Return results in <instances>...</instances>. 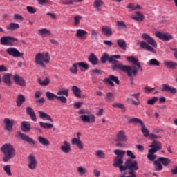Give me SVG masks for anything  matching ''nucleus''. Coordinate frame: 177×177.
Returning a JSON list of instances; mask_svg holds the SVG:
<instances>
[{
  "label": "nucleus",
  "instance_id": "obj_1",
  "mask_svg": "<svg viewBox=\"0 0 177 177\" xmlns=\"http://www.w3.org/2000/svg\"><path fill=\"white\" fill-rule=\"evenodd\" d=\"M115 156L113 159V165L115 168H119L120 172H124V171H128L129 174V176H126L124 174L120 177H136V171L139 170V166L138 165V161L133 160L131 159H127L124 164V156H125V151L121 149H115L114 151Z\"/></svg>",
  "mask_w": 177,
  "mask_h": 177
},
{
  "label": "nucleus",
  "instance_id": "obj_2",
  "mask_svg": "<svg viewBox=\"0 0 177 177\" xmlns=\"http://www.w3.org/2000/svg\"><path fill=\"white\" fill-rule=\"evenodd\" d=\"M121 56L119 55H111L110 57L107 54V53H104L102 56L101 57V63H106L107 61L109 63H110L111 65V68L114 71L116 70H120V71H123V73H125L127 74V76L131 78V84H133V77L136 76L138 74V68L133 66H129V65H124L122 63L120 62V61L115 59H120Z\"/></svg>",
  "mask_w": 177,
  "mask_h": 177
},
{
  "label": "nucleus",
  "instance_id": "obj_3",
  "mask_svg": "<svg viewBox=\"0 0 177 177\" xmlns=\"http://www.w3.org/2000/svg\"><path fill=\"white\" fill-rule=\"evenodd\" d=\"M141 37L144 41H147V42L137 40V45H140V48L144 49V50H148V52H151V53H156V50H154V48H157V42L156 40L147 33H143Z\"/></svg>",
  "mask_w": 177,
  "mask_h": 177
},
{
  "label": "nucleus",
  "instance_id": "obj_4",
  "mask_svg": "<svg viewBox=\"0 0 177 177\" xmlns=\"http://www.w3.org/2000/svg\"><path fill=\"white\" fill-rule=\"evenodd\" d=\"M1 151L4 154V157L3 158L4 162H8L9 160L15 158L16 156V149H15V147L10 143L4 144L1 148Z\"/></svg>",
  "mask_w": 177,
  "mask_h": 177
},
{
  "label": "nucleus",
  "instance_id": "obj_5",
  "mask_svg": "<svg viewBox=\"0 0 177 177\" xmlns=\"http://www.w3.org/2000/svg\"><path fill=\"white\" fill-rule=\"evenodd\" d=\"M35 63L41 68H46V64L50 63V55L47 53H38L35 57Z\"/></svg>",
  "mask_w": 177,
  "mask_h": 177
},
{
  "label": "nucleus",
  "instance_id": "obj_6",
  "mask_svg": "<svg viewBox=\"0 0 177 177\" xmlns=\"http://www.w3.org/2000/svg\"><path fill=\"white\" fill-rule=\"evenodd\" d=\"M129 122L131 124H140L141 127V132L145 138H148V136L150 135V131H149V129L146 127L142 120L138 118H133L129 120Z\"/></svg>",
  "mask_w": 177,
  "mask_h": 177
},
{
  "label": "nucleus",
  "instance_id": "obj_7",
  "mask_svg": "<svg viewBox=\"0 0 177 177\" xmlns=\"http://www.w3.org/2000/svg\"><path fill=\"white\" fill-rule=\"evenodd\" d=\"M28 158V168L30 171H35L37 169V167H38V162H37V158L34 154H30L27 157Z\"/></svg>",
  "mask_w": 177,
  "mask_h": 177
},
{
  "label": "nucleus",
  "instance_id": "obj_8",
  "mask_svg": "<svg viewBox=\"0 0 177 177\" xmlns=\"http://www.w3.org/2000/svg\"><path fill=\"white\" fill-rule=\"evenodd\" d=\"M17 138H19V139H21L22 140H24L25 142H27V143H29V145H37V142L34 140L31 137L21 133V131H18L17 133Z\"/></svg>",
  "mask_w": 177,
  "mask_h": 177
},
{
  "label": "nucleus",
  "instance_id": "obj_9",
  "mask_svg": "<svg viewBox=\"0 0 177 177\" xmlns=\"http://www.w3.org/2000/svg\"><path fill=\"white\" fill-rule=\"evenodd\" d=\"M8 55L12 56V57H23L24 53H20L17 48L15 47H10L6 49Z\"/></svg>",
  "mask_w": 177,
  "mask_h": 177
},
{
  "label": "nucleus",
  "instance_id": "obj_10",
  "mask_svg": "<svg viewBox=\"0 0 177 177\" xmlns=\"http://www.w3.org/2000/svg\"><path fill=\"white\" fill-rule=\"evenodd\" d=\"M104 82L109 84L111 86H114V82L116 85H120V80L118 77L114 75H110L107 78L104 79Z\"/></svg>",
  "mask_w": 177,
  "mask_h": 177
},
{
  "label": "nucleus",
  "instance_id": "obj_11",
  "mask_svg": "<svg viewBox=\"0 0 177 177\" xmlns=\"http://www.w3.org/2000/svg\"><path fill=\"white\" fill-rule=\"evenodd\" d=\"M87 114L88 115H83L80 116V118L81 119L82 122H85L86 124H91V122L92 124V123L95 122V115L91 114L89 112Z\"/></svg>",
  "mask_w": 177,
  "mask_h": 177
},
{
  "label": "nucleus",
  "instance_id": "obj_12",
  "mask_svg": "<svg viewBox=\"0 0 177 177\" xmlns=\"http://www.w3.org/2000/svg\"><path fill=\"white\" fill-rule=\"evenodd\" d=\"M155 35L157 38L161 39V41H171V39H174V36L171 35L165 34L160 31H156Z\"/></svg>",
  "mask_w": 177,
  "mask_h": 177
},
{
  "label": "nucleus",
  "instance_id": "obj_13",
  "mask_svg": "<svg viewBox=\"0 0 177 177\" xmlns=\"http://www.w3.org/2000/svg\"><path fill=\"white\" fill-rule=\"evenodd\" d=\"M15 41H17V39L10 36H4L1 38V44L4 46L8 45L9 46H11L12 42H15Z\"/></svg>",
  "mask_w": 177,
  "mask_h": 177
},
{
  "label": "nucleus",
  "instance_id": "obj_14",
  "mask_svg": "<svg viewBox=\"0 0 177 177\" xmlns=\"http://www.w3.org/2000/svg\"><path fill=\"white\" fill-rule=\"evenodd\" d=\"M12 80L15 82L16 85H19V86H21L22 88L26 86V80H24L23 77L19 75H14Z\"/></svg>",
  "mask_w": 177,
  "mask_h": 177
},
{
  "label": "nucleus",
  "instance_id": "obj_15",
  "mask_svg": "<svg viewBox=\"0 0 177 177\" xmlns=\"http://www.w3.org/2000/svg\"><path fill=\"white\" fill-rule=\"evenodd\" d=\"M128 138L125 135V131L120 130L116 133L115 142H127Z\"/></svg>",
  "mask_w": 177,
  "mask_h": 177
},
{
  "label": "nucleus",
  "instance_id": "obj_16",
  "mask_svg": "<svg viewBox=\"0 0 177 177\" xmlns=\"http://www.w3.org/2000/svg\"><path fill=\"white\" fill-rule=\"evenodd\" d=\"M59 149L65 154H68V153L71 152V145L67 140L64 141V144L60 146Z\"/></svg>",
  "mask_w": 177,
  "mask_h": 177
},
{
  "label": "nucleus",
  "instance_id": "obj_17",
  "mask_svg": "<svg viewBox=\"0 0 177 177\" xmlns=\"http://www.w3.org/2000/svg\"><path fill=\"white\" fill-rule=\"evenodd\" d=\"M81 135V133H77V138H75L71 140L72 145H76V146L78 147L79 150H83L84 149V144L80 140V136Z\"/></svg>",
  "mask_w": 177,
  "mask_h": 177
},
{
  "label": "nucleus",
  "instance_id": "obj_18",
  "mask_svg": "<svg viewBox=\"0 0 177 177\" xmlns=\"http://www.w3.org/2000/svg\"><path fill=\"white\" fill-rule=\"evenodd\" d=\"M26 113L30 117L32 121L37 122V115H35V111H34V109L31 106L26 108Z\"/></svg>",
  "mask_w": 177,
  "mask_h": 177
},
{
  "label": "nucleus",
  "instance_id": "obj_19",
  "mask_svg": "<svg viewBox=\"0 0 177 177\" xmlns=\"http://www.w3.org/2000/svg\"><path fill=\"white\" fill-rule=\"evenodd\" d=\"M3 122L5 124V129L6 131H12L15 120H10L9 118H6L3 120Z\"/></svg>",
  "mask_w": 177,
  "mask_h": 177
},
{
  "label": "nucleus",
  "instance_id": "obj_20",
  "mask_svg": "<svg viewBox=\"0 0 177 177\" xmlns=\"http://www.w3.org/2000/svg\"><path fill=\"white\" fill-rule=\"evenodd\" d=\"M127 62H129L130 63H132L134 66H137L138 68H140L142 71L143 70V68H142V66H140V64L139 63V59L138 58H136L133 56L128 57L127 59Z\"/></svg>",
  "mask_w": 177,
  "mask_h": 177
},
{
  "label": "nucleus",
  "instance_id": "obj_21",
  "mask_svg": "<svg viewBox=\"0 0 177 177\" xmlns=\"http://www.w3.org/2000/svg\"><path fill=\"white\" fill-rule=\"evenodd\" d=\"M162 92H170V93H172V95H175V93L177 92V90L174 87H171L168 84H164L162 85Z\"/></svg>",
  "mask_w": 177,
  "mask_h": 177
},
{
  "label": "nucleus",
  "instance_id": "obj_22",
  "mask_svg": "<svg viewBox=\"0 0 177 177\" xmlns=\"http://www.w3.org/2000/svg\"><path fill=\"white\" fill-rule=\"evenodd\" d=\"M149 147H151L149 150H156V153H157L158 150H161L162 145H161V142L157 140H153L151 145L149 146Z\"/></svg>",
  "mask_w": 177,
  "mask_h": 177
},
{
  "label": "nucleus",
  "instance_id": "obj_23",
  "mask_svg": "<svg viewBox=\"0 0 177 177\" xmlns=\"http://www.w3.org/2000/svg\"><path fill=\"white\" fill-rule=\"evenodd\" d=\"M102 31L104 37H111L113 35V29L109 26H103L102 27Z\"/></svg>",
  "mask_w": 177,
  "mask_h": 177
},
{
  "label": "nucleus",
  "instance_id": "obj_24",
  "mask_svg": "<svg viewBox=\"0 0 177 177\" xmlns=\"http://www.w3.org/2000/svg\"><path fill=\"white\" fill-rule=\"evenodd\" d=\"M21 129L23 132H30L31 131V124L27 121H22L21 123Z\"/></svg>",
  "mask_w": 177,
  "mask_h": 177
},
{
  "label": "nucleus",
  "instance_id": "obj_25",
  "mask_svg": "<svg viewBox=\"0 0 177 177\" xmlns=\"http://www.w3.org/2000/svg\"><path fill=\"white\" fill-rule=\"evenodd\" d=\"M163 64L165 67L167 68H171V70H175V68H177V63L173 61L165 60L163 62Z\"/></svg>",
  "mask_w": 177,
  "mask_h": 177
},
{
  "label": "nucleus",
  "instance_id": "obj_26",
  "mask_svg": "<svg viewBox=\"0 0 177 177\" xmlns=\"http://www.w3.org/2000/svg\"><path fill=\"white\" fill-rule=\"evenodd\" d=\"M76 171L79 175V176H84V175H86L88 174V169L86 167L84 166H78L76 167Z\"/></svg>",
  "mask_w": 177,
  "mask_h": 177
},
{
  "label": "nucleus",
  "instance_id": "obj_27",
  "mask_svg": "<svg viewBox=\"0 0 177 177\" xmlns=\"http://www.w3.org/2000/svg\"><path fill=\"white\" fill-rule=\"evenodd\" d=\"M71 91L75 97H77V99H81V93H82V91H81L78 86H73L71 87Z\"/></svg>",
  "mask_w": 177,
  "mask_h": 177
},
{
  "label": "nucleus",
  "instance_id": "obj_28",
  "mask_svg": "<svg viewBox=\"0 0 177 177\" xmlns=\"http://www.w3.org/2000/svg\"><path fill=\"white\" fill-rule=\"evenodd\" d=\"M130 96L134 97L136 100L135 101L133 99H130L133 106H139V104H140V101L139 100V96H140V93H138L136 94H131Z\"/></svg>",
  "mask_w": 177,
  "mask_h": 177
},
{
  "label": "nucleus",
  "instance_id": "obj_29",
  "mask_svg": "<svg viewBox=\"0 0 177 177\" xmlns=\"http://www.w3.org/2000/svg\"><path fill=\"white\" fill-rule=\"evenodd\" d=\"M88 62L91 63L93 66H96L99 63V59L96 57L94 53H91L88 58Z\"/></svg>",
  "mask_w": 177,
  "mask_h": 177
},
{
  "label": "nucleus",
  "instance_id": "obj_30",
  "mask_svg": "<svg viewBox=\"0 0 177 177\" xmlns=\"http://www.w3.org/2000/svg\"><path fill=\"white\" fill-rule=\"evenodd\" d=\"M38 114L42 120H46L47 121H50V122H53V119H52L50 115H48L47 113H45V112H42L41 111H39Z\"/></svg>",
  "mask_w": 177,
  "mask_h": 177
},
{
  "label": "nucleus",
  "instance_id": "obj_31",
  "mask_svg": "<svg viewBox=\"0 0 177 177\" xmlns=\"http://www.w3.org/2000/svg\"><path fill=\"white\" fill-rule=\"evenodd\" d=\"M75 35L77 38H84V39H86V36L88 35V32L82 29H78Z\"/></svg>",
  "mask_w": 177,
  "mask_h": 177
},
{
  "label": "nucleus",
  "instance_id": "obj_32",
  "mask_svg": "<svg viewBox=\"0 0 177 177\" xmlns=\"http://www.w3.org/2000/svg\"><path fill=\"white\" fill-rule=\"evenodd\" d=\"M154 153H156L155 149H149L148 150V154H147V158L149 160V161H154V160L157 159V155H154Z\"/></svg>",
  "mask_w": 177,
  "mask_h": 177
},
{
  "label": "nucleus",
  "instance_id": "obj_33",
  "mask_svg": "<svg viewBox=\"0 0 177 177\" xmlns=\"http://www.w3.org/2000/svg\"><path fill=\"white\" fill-rule=\"evenodd\" d=\"M24 102H26V97L21 94L18 95L16 100L17 107H21Z\"/></svg>",
  "mask_w": 177,
  "mask_h": 177
},
{
  "label": "nucleus",
  "instance_id": "obj_34",
  "mask_svg": "<svg viewBox=\"0 0 177 177\" xmlns=\"http://www.w3.org/2000/svg\"><path fill=\"white\" fill-rule=\"evenodd\" d=\"M37 140L40 145H42L43 146H49L50 145V142H49V140L42 137V136H38Z\"/></svg>",
  "mask_w": 177,
  "mask_h": 177
},
{
  "label": "nucleus",
  "instance_id": "obj_35",
  "mask_svg": "<svg viewBox=\"0 0 177 177\" xmlns=\"http://www.w3.org/2000/svg\"><path fill=\"white\" fill-rule=\"evenodd\" d=\"M6 28L10 31H15V30H19V28H20V25L17 23L12 22L7 26Z\"/></svg>",
  "mask_w": 177,
  "mask_h": 177
},
{
  "label": "nucleus",
  "instance_id": "obj_36",
  "mask_svg": "<svg viewBox=\"0 0 177 177\" xmlns=\"http://www.w3.org/2000/svg\"><path fill=\"white\" fill-rule=\"evenodd\" d=\"M158 161H160L164 167H168V165L171 163V160L167 158L160 157L157 158Z\"/></svg>",
  "mask_w": 177,
  "mask_h": 177
},
{
  "label": "nucleus",
  "instance_id": "obj_37",
  "mask_svg": "<svg viewBox=\"0 0 177 177\" xmlns=\"http://www.w3.org/2000/svg\"><path fill=\"white\" fill-rule=\"evenodd\" d=\"M11 77L12 74L6 73L3 76V82H4V84H6V85H10V84H12V82L10 81Z\"/></svg>",
  "mask_w": 177,
  "mask_h": 177
},
{
  "label": "nucleus",
  "instance_id": "obj_38",
  "mask_svg": "<svg viewBox=\"0 0 177 177\" xmlns=\"http://www.w3.org/2000/svg\"><path fill=\"white\" fill-rule=\"evenodd\" d=\"M102 5H103V1H102V0H95L94 1L93 6H94L95 10H97V12H100V11H102V9L100 8V6H102Z\"/></svg>",
  "mask_w": 177,
  "mask_h": 177
},
{
  "label": "nucleus",
  "instance_id": "obj_39",
  "mask_svg": "<svg viewBox=\"0 0 177 177\" xmlns=\"http://www.w3.org/2000/svg\"><path fill=\"white\" fill-rule=\"evenodd\" d=\"M117 44L119 48L123 49V50H127V43L125 42V40L122 39H118Z\"/></svg>",
  "mask_w": 177,
  "mask_h": 177
},
{
  "label": "nucleus",
  "instance_id": "obj_40",
  "mask_svg": "<svg viewBox=\"0 0 177 177\" xmlns=\"http://www.w3.org/2000/svg\"><path fill=\"white\" fill-rule=\"evenodd\" d=\"M133 20H136V21H143L145 16L140 14L139 12H136V16L132 17Z\"/></svg>",
  "mask_w": 177,
  "mask_h": 177
},
{
  "label": "nucleus",
  "instance_id": "obj_41",
  "mask_svg": "<svg viewBox=\"0 0 177 177\" xmlns=\"http://www.w3.org/2000/svg\"><path fill=\"white\" fill-rule=\"evenodd\" d=\"M50 82V80L48 77L46 78L44 80H42L41 79H38V84H39V85H41V86H48Z\"/></svg>",
  "mask_w": 177,
  "mask_h": 177
},
{
  "label": "nucleus",
  "instance_id": "obj_42",
  "mask_svg": "<svg viewBox=\"0 0 177 177\" xmlns=\"http://www.w3.org/2000/svg\"><path fill=\"white\" fill-rule=\"evenodd\" d=\"M39 125L44 129H50L51 128H53V124L48 122H39Z\"/></svg>",
  "mask_w": 177,
  "mask_h": 177
},
{
  "label": "nucleus",
  "instance_id": "obj_43",
  "mask_svg": "<svg viewBox=\"0 0 177 177\" xmlns=\"http://www.w3.org/2000/svg\"><path fill=\"white\" fill-rule=\"evenodd\" d=\"M153 164L155 165V171H161L162 169V165L158 159L153 161Z\"/></svg>",
  "mask_w": 177,
  "mask_h": 177
},
{
  "label": "nucleus",
  "instance_id": "obj_44",
  "mask_svg": "<svg viewBox=\"0 0 177 177\" xmlns=\"http://www.w3.org/2000/svg\"><path fill=\"white\" fill-rule=\"evenodd\" d=\"M82 19V16L81 15H76L74 17V26L75 27H78L80 26V23L81 22V19Z\"/></svg>",
  "mask_w": 177,
  "mask_h": 177
},
{
  "label": "nucleus",
  "instance_id": "obj_45",
  "mask_svg": "<svg viewBox=\"0 0 177 177\" xmlns=\"http://www.w3.org/2000/svg\"><path fill=\"white\" fill-rule=\"evenodd\" d=\"M46 96L48 100L50 101H52L54 99H56V97H57V95H55L53 93H50V91L46 92Z\"/></svg>",
  "mask_w": 177,
  "mask_h": 177
},
{
  "label": "nucleus",
  "instance_id": "obj_46",
  "mask_svg": "<svg viewBox=\"0 0 177 177\" xmlns=\"http://www.w3.org/2000/svg\"><path fill=\"white\" fill-rule=\"evenodd\" d=\"M77 66L80 67V70L82 71L84 70H88L89 68V66L88 64L84 62H80L77 63Z\"/></svg>",
  "mask_w": 177,
  "mask_h": 177
},
{
  "label": "nucleus",
  "instance_id": "obj_47",
  "mask_svg": "<svg viewBox=\"0 0 177 177\" xmlns=\"http://www.w3.org/2000/svg\"><path fill=\"white\" fill-rule=\"evenodd\" d=\"M57 95H61V96H66V97H68V89H64L62 88L57 91Z\"/></svg>",
  "mask_w": 177,
  "mask_h": 177
},
{
  "label": "nucleus",
  "instance_id": "obj_48",
  "mask_svg": "<svg viewBox=\"0 0 177 177\" xmlns=\"http://www.w3.org/2000/svg\"><path fill=\"white\" fill-rule=\"evenodd\" d=\"M114 94H113V93L111 92H108L106 95V97H105V100L106 102H113V100H114Z\"/></svg>",
  "mask_w": 177,
  "mask_h": 177
},
{
  "label": "nucleus",
  "instance_id": "obj_49",
  "mask_svg": "<svg viewBox=\"0 0 177 177\" xmlns=\"http://www.w3.org/2000/svg\"><path fill=\"white\" fill-rule=\"evenodd\" d=\"M95 154L96 157H98V158H106V154L103 153V151L102 150H97L95 152Z\"/></svg>",
  "mask_w": 177,
  "mask_h": 177
},
{
  "label": "nucleus",
  "instance_id": "obj_50",
  "mask_svg": "<svg viewBox=\"0 0 177 177\" xmlns=\"http://www.w3.org/2000/svg\"><path fill=\"white\" fill-rule=\"evenodd\" d=\"M78 64L77 63H74L73 66L70 68V71L73 74H78V68L77 67Z\"/></svg>",
  "mask_w": 177,
  "mask_h": 177
},
{
  "label": "nucleus",
  "instance_id": "obj_51",
  "mask_svg": "<svg viewBox=\"0 0 177 177\" xmlns=\"http://www.w3.org/2000/svg\"><path fill=\"white\" fill-rule=\"evenodd\" d=\"M158 101V97H153L151 99L147 100V104H149L150 106H153V104H156V102Z\"/></svg>",
  "mask_w": 177,
  "mask_h": 177
},
{
  "label": "nucleus",
  "instance_id": "obj_52",
  "mask_svg": "<svg viewBox=\"0 0 177 177\" xmlns=\"http://www.w3.org/2000/svg\"><path fill=\"white\" fill-rule=\"evenodd\" d=\"M149 66H156L158 67L160 66V62L156 59H151L149 61Z\"/></svg>",
  "mask_w": 177,
  "mask_h": 177
},
{
  "label": "nucleus",
  "instance_id": "obj_53",
  "mask_svg": "<svg viewBox=\"0 0 177 177\" xmlns=\"http://www.w3.org/2000/svg\"><path fill=\"white\" fill-rule=\"evenodd\" d=\"M126 153H127V157H130V158H128V160H132L133 161H134L133 160L136 158V156L133 154L132 151L127 150Z\"/></svg>",
  "mask_w": 177,
  "mask_h": 177
},
{
  "label": "nucleus",
  "instance_id": "obj_54",
  "mask_svg": "<svg viewBox=\"0 0 177 177\" xmlns=\"http://www.w3.org/2000/svg\"><path fill=\"white\" fill-rule=\"evenodd\" d=\"M26 10L31 15H34V13H37V9L31 6H27Z\"/></svg>",
  "mask_w": 177,
  "mask_h": 177
},
{
  "label": "nucleus",
  "instance_id": "obj_55",
  "mask_svg": "<svg viewBox=\"0 0 177 177\" xmlns=\"http://www.w3.org/2000/svg\"><path fill=\"white\" fill-rule=\"evenodd\" d=\"M4 171L8 176H12V171L10 170V165H6L3 167Z\"/></svg>",
  "mask_w": 177,
  "mask_h": 177
},
{
  "label": "nucleus",
  "instance_id": "obj_56",
  "mask_svg": "<svg viewBox=\"0 0 177 177\" xmlns=\"http://www.w3.org/2000/svg\"><path fill=\"white\" fill-rule=\"evenodd\" d=\"M39 34H40V35H50V31H49L48 29L46 28H43L41 30H39Z\"/></svg>",
  "mask_w": 177,
  "mask_h": 177
},
{
  "label": "nucleus",
  "instance_id": "obj_57",
  "mask_svg": "<svg viewBox=\"0 0 177 177\" xmlns=\"http://www.w3.org/2000/svg\"><path fill=\"white\" fill-rule=\"evenodd\" d=\"M98 35H99V32L95 30H91V39H97Z\"/></svg>",
  "mask_w": 177,
  "mask_h": 177
},
{
  "label": "nucleus",
  "instance_id": "obj_58",
  "mask_svg": "<svg viewBox=\"0 0 177 177\" xmlns=\"http://www.w3.org/2000/svg\"><path fill=\"white\" fill-rule=\"evenodd\" d=\"M116 26H118V28L120 29L127 28V25L125 24V23H124V21H118L116 24Z\"/></svg>",
  "mask_w": 177,
  "mask_h": 177
},
{
  "label": "nucleus",
  "instance_id": "obj_59",
  "mask_svg": "<svg viewBox=\"0 0 177 177\" xmlns=\"http://www.w3.org/2000/svg\"><path fill=\"white\" fill-rule=\"evenodd\" d=\"M56 99H57V100H59V102L61 103H67V99L64 96H57V95Z\"/></svg>",
  "mask_w": 177,
  "mask_h": 177
},
{
  "label": "nucleus",
  "instance_id": "obj_60",
  "mask_svg": "<svg viewBox=\"0 0 177 177\" xmlns=\"http://www.w3.org/2000/svg\"><path fill=\"white\" fill-rule=\"evenodd\" d=\"M13 19L14 20H19L20 21H23V20H24V18L23 17V16L19 14H14Z\"/></svg>",
  "mask_w": 177,
  "mask_h": 177
},
{
  "label": "nucleus",
  "instance_id": "obj_61",
  "mask_svg": "<svg viewBox=\"0 0 177 177\" xmlns=\"http://www.w3.org/2000/svg\"><path fill=\"white\" fill-rule=\"evenodd\" d=\"M112 106L113 107H118V109H122V110H125V107L124 106V104L121 103H113Z\"/></svg>",
  "mask_w": 177,
  "mask_h": 177
},
{
  "label": "nucleus",
  "instance_id": "obj_62",
  "mask_svg": "<svg viewBox=\"0 0 177 177\" xmlns=\"http://www.w3.org/2000/svg\"><path fill=\"white\" fill-rule=\"evenodd\" d=\"M61 3L62 5H73L74 2H73V0H61Z\"/></svg>",
  "mask_w": 177,
  "mask_h": 177
},
{
  "label": "nucleus",
  "instance_id": "obj_63",
  "mask_svg": "<svg viewBox=\"0 0 177 177\" xmlns=\"http://www.w3.org/2000/svg\"><path fill=\"white\" fill-rule=\"evenodd\" d=\"M104 45H106V46H109V48H111L113 46V44L110 40H104L103 41Z\"/></svg>",
  "mask_w": 177,
  "mask_h": 177
},
{
  "label": "nucleus",
  "instance_id": "obj_64",
  "mask_svg": "<svg viewBox=\"0 0 177 177\" xmlns=\"http://www.w3.org/2000/svg\"><path fill=\"white\" fill-rule=\"evenodd\" d=\"M154 88H149V87H145L144 88V92L145 93H151V92H153V91H154Z\"/></svg>",
  "mask_w": 177,
  "mask_h": 177
}]
</instances>
